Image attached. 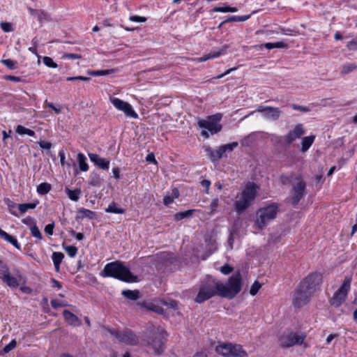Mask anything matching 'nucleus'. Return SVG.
<instances>
[{"label": "nucleus", "instance_id": "nucleus-1", "mask_svg": "<svg viewBox=\"0 0 357 357\" xmlns=\"http://www.w3.org/2000/svg\"><path fill=\"white\" fill-rule=\"evenodd\" d=\"M322 282V275L314 272L305 277L296 287L292 298L294 307H301L306 305Z\"/></svg>", "mask_w": 357, "mask_h": 357}, {"label": "nucleus", "instance_id": "nucleus-2", "mask_svg": "<svg viewBox=\"0 0 357 357\" xmlns=\"http://www.w3.org/2000/svg\"><path fill=\"white\" fill-rule=\"evenodd\" d=\"M100 275L104 278H114L126 282L137 281V276L133 275L127 267L118 261L107 264Z\"/></svg>", "mask_w": 357, "mask_h": 357}, {"label": "nucleus", "instance_id": "nucleus-3", "mask_svg": "<svg viewBox=\"0 0 357 357\" xmlns=\"http://www.w3.org/2000/svg\"><path fill=\"white\" fill-rule=\"evenodd\" d=\"M242 276L237 272L229 278L224 283L218 280L219 296L233 299L241 290Z\"/></svg>", "mask_w": 357, "mask_h": 357}, {"label": "nucleus", "instance_id": "nucleus-4", "mask_svg": "<svg viewBox=\"0 0 357 357\" xmlns=\"http://www.w3.org/2000/svg\"><path fill=\"white\" fill-rule=\"evenodd\" d=\"M258 187L253 183L247 184L244 190L238 193L235 198L234 207L238 213L246 210L256 197Z\"/></svg>", "mask_w": 357, "mask_h": 357}, {"label": "nucleus", "instance_id": "nucleus-5", "mask_svg": "<svg viewBox=\"0 0 357 357\" xmlns=\"http://www.w3.org/2000/svg\"><path fill=\"white\" fill-rule=\"evenodd\" d=\"M216 295L219 296L218 280L208 276L200 284L195 301L202 303Z\"/></svg>", "mask_w": 357, "mask_h": 357}, {"label": "nucleus", "instance_id": "nucleus-6", "mask_svg": "<svg viewBox=\"0 0 357 357\" xmlns=\"http://www.w3.org/2000/svg\"><path fill=\"white\" fill-rule=\"evenodd\" d=\"M278 212V206L275 203L260 208L257 211L254 227L259 230L263 229L272 220L276 218Z\"/></svg>", "mask_w": 357, "mask_h": 357}, {"label": "nucleus", "instance_id": "nucleus-7", "mask_svg": "<svg viewBox=\"0 0 357 357\" xmlns=\"http://www.w3.org/2000/svg\"><path fill=\"white\" fill-rule=\"evenodd\" d=\"M105 330L119 342L127 345L136 346L139 342V337L130 328H124L122 331H119L114 328H105Z\"/></svg>", "mask_w": 357, "mask_h": 357}, {"label": "nucleus", "instance_id": "nucleus-8", "mask_svg": "<svg viewBox=\"0 0 357 357\" xmlns=\"http://www.w3.org/2000/svg\"><path fill=\"white\" fill-rule=\"evenodd\" d=\"M222 115L220 114H216L214 115L209 116L206 120H200L198 121V126L205 129L201 132L202 136L205 138L208 137V133L210 132L211 135L216 134L220 132L222 129V125L218 123L221 120Z\"/></svg>", "mask_w": 357, "mask_h": 357}, {"label": "nucleus", "instance_id": "nucleus-9", "mask_svg": "<svg viewBox=\"0 0 357 357\" xmlns=\"http://www.w3.org/2000/svg\"><path fill=\"white\" fill-rule=\"evenodd\" d=\"M151 334V341L148 342L154 351L160 354L163 351V347L165 342V333L162 329L152 326L149 328Z\"/></svg>", "mask_w": 357, "mask_h": 357}, {"label": "nucleus", "instance_id": "nucleus-10", "mask_svg": "<svg viewBox=\"0 0 357 357\" xmlns=\"http://www.w3.org/2000/svg\"><path fill=\"white\" fill-rule=\"evenodd\" d=\"M306 335L303 332L284 333L279 338V344L283 348H288L303 343Z\"/></svg>", "mask_w": 357, "mask_h": 357}, {"label": "nucleus", "instance_id": "nucleus-11", "mask_svg": "<svg viewBox=\"0 0 357 357\" xmlns=\"http://www.w3.org/2000/svg\"><path fill=\"white\" fill-rule=\"evenodd\" d=\"M351 278L347 276L342 286L334 294L331 300V304L339 307L346 299L347 293L350 289Z\"/></svg>", "mask_w": 357, "mask_h": 357}, {"label": "nucleus", "instance_id": "nucleus-12", "mask_svg": "<svg viewBox=\"0 0 357 357\" xmlns=\"http://www.w3.org/2000/svg\"><path fill=\"white\" fill-rule=\"evenodd\" d=\"M296 183L292 185L291 203L296 205L305 195L306 183L301 177L296 178Z\"/></svg>", "mask_w": 357, "mask_h": 357}, {"label": "nucleus", "instance_id": "nucleus-13", "mask_svg": "<svg viewBox=\"0 0 357 357\" xmlns=\"http://www.w3.org/2000/svg\"><path fill=\"white\" fill-rule=\"evenodd\" d=\"M112 104L119 110L123 112L128 117L137 119L138 114L134 111L132 106L127 102H125L117 98H110Z\"/></svg>", "mask_w": 357, "mask_h": 357}, {"label": "nucleus", "instance_id": "nucleus-14", "mask_svg": "<svg viewBox=\"0 0 357 357\" xmlns=\"http://www.w3.org/2000/svg\"><path fill=\"white\" fill-rule=\"evenodd\" d=\"M304 133L303 126L301 123H298L293 130H290L284 137V139L287 143L291 144L296 139H299Z\"/></svg>", "mask_w": 357, "mask_h": 357}, {"label": "nucleus", "instance_id": "nucleus-15", "mask_svg": "<svg viewBox=\"0 0 357 357\" xmlns=\"http://www.w3.org/2000/svg\"><path fill=\"white\" fill-rule=\"evenodd\" d=\"M90 160L96 166L103 170H107L109 167V160L101 158L96 153H89Z\"/></svg>", "mask_w": 357, "mask_h": 357}, {"label": "nucleus", "instance_id": "nucleus-16", "mask_svg": "<svg viewBox=\"0 0 357 357\" xmlns=\"http://www.w3.org/2000/svg\"><path fill=\"white\" fill-rule=\"evenodd\" d=\"M22 277L19 271H17V273L15 276L11 275L10 273L7 275V276L3 278L1 281L5 283L8 287H9L11 289H15L17 288L20 283Z\"/></svg>", "mask_w": 357, "mask_h": 357}, {"label": "nucleus", "instance_id": "nucleus-17", "mask_svg": "<svg viewBox=\"0 0 357 357\" xmlns=\"http://www.w3.org/2000/svg\"><path fill=\"white\" fill-rule=\"evenodd\" d=\"M63 315L65 320L71 326H78L82 324L81 320L68 310H63Z\"/></svg>", "mask_w": 357, "mask_h": 357}, {"label": "nucleus", "instance_id": "nucleus-18", "mask_svg": "<svg viewBox=\"0 0 357 357\" xmlns=\"http://www.w3.org/2000/svg\"><path fill=\"white\" fill-rule=\"evenodd\" d=\"M228 49L227 45H224L219 51H213L210 52L208 54L197 59L198 62H204L210 59L217 58L220 55L225 54Z\"/></svg>", "mask_w": 357, "mask_h": 357}, {"label": "nucleus", "instance_id": "nucleus-19", "mask_svg": "<svg viewBox=\"0 0 357 357\" xmlns=\"http://www.w3.org/2000/svg\"><path fill=\"white\" fill-rule=\"evenodd\" d=\"M248 353L240 344H231L229 357H248Z\"/></svg>", "mask_w": 357, "mask_h": 357}, {"label": "nucleus", "instance_id": "nucleus-20", "mask_svg": "<svg viewBox=\"0 0 357 357\" xmlns=\"http://www.w3.org/2000/svg\"><path fill=\"white\" fill-rule=\"evenodd\" d=\"M282 114V111L278 107L267 106L264 117L268 119L278 120Z\"/></svg>", "mask_w": 357, "mask_h": 357}, {"label": "nucleus", "instance_id": "nucleus-21", "mask_svg": "<svg viewBox=\"0 0 357 357\" xmlns=\"http://www.w3.org/2000/svg\"><path fill=\"white\" fill-rule=\"evenodd\" d=\"M0 238H1L4 241L10 243V244H12L17 250H21V246L18 243V241L16 239V238L8 234L7 232L2 230L1 228H0Z\"/></svg>", "mask_w": 357, "mask_h": 357}, {"label": "nucleus", "instance_id": "nucleus-22", "mask_svg": "<svg viewBox=\"0 0 357 357\" xmlns=\"http://www.w3.org/2000/svg\"><path fill=\"white\" fill-rule=\"evenodd\" d=\"M231 343L220 342L215 347V351L218 354L225 356L229 357V352L231 351Z\"/></svg>", "mask_w": 357, "mask_h": 357}, {"label": "nucleus", "instance_id": "nucleus-23", "mask_svg": "<svg viewBox=\"0 0 357 357\" xmlns=\"http://www.w3.org/2000/svg\"><path fill=\"white\" fill-rule=\"evenodd\" d=\"M28 10L30 12L31 16L38 17V20L40 24L43 23L44 20H47L48 18L47 14L42 10L33 9L31 7H28Z\"/></svg>", "mask_w": 357, "mask_h": 357}, {"label": "nucleus", "instance_id": "nucleus-24", "mask_svg": "<svg viewBox=\"0 0 357 357\" xmlns=\"http://www.w3.org/2000/svg\"><path fill=\"white\" fill-rule=\"evenodd\" d=\"M314 138H315V137L314 135H310V136L303 137L301 141L302 147H301V151L302 152L307 151L309 149V148L311 146V145L312 144V143L314 140Z\"/></svg>", "mask_w": 357, "mask_h": 357}, {"label": "nucleus", "instance_id": "nucleus-25", "mask_svg": "<svg viewBox=\"0 0 357 357\" xmlns=\"http://www.w3.org/2000/svg\"><path fill=\"white\" fill-rule=\"evenodd\" d=\"M238 144L236 142H233L229 144H224L220 146V151L222 153L223 157L226 156L227 153L231 152L235 148L238 146Z\"/></svg>", "mask_w": 357, "mask_h": 357}, {"label": "nucleus", "instance_id": "nucleus-26", "mask_svg": "<svg viewBox=\"0 0 357 357\" xmlns=\"http://www.w3.org/2000/svg\"><path fill=\"white\" fill-rule=\"evenodd\" d=\"M52 258L55 269L58 271L59 270L60 264L64 258V255L60 252H54L52 254Z\"/></svg>", "mask_w": 357, "mask_h": 357}, {"label": "nucleus", "instance_id": "nucleus-27", "mask_svg": "<svg viewBox=\"0 0 357 357\" xmlns=\"http://www.w3.org/2000/svg\"><path fill=\"white\" fill-rule=\"evenodd\" d=\"M206 151L209 155L211 160L213 162L217 161L223 157L222 153L220 151V148L218 150H213L210 147L206 148Z\"/></svg>", "mask_w": 357, "mask_h": 357}, {"label": "nucleus", "instance_id": "nucleus-28", "mask_svg": "<svg viewBox=\"0 0 357 357\" xmlns=\"http://www.w3.org/2000/svg\"><path fill=\"white\" fill-rule=\"evenodd\" d=\"M77 213L79 214L78 218H88L92 220L96 217V214L93 211L84 208H79Z\"/></svg>", "mask_w": 357, "mask_h": 357}, {"label": "nucleus", "instance_id": "nucleus-29", "mask_svg": "<svg viewBox=\"0 0 357 357\" xmlns=\"http://www.w3.org/2000/svg\"><path fill=\"white\" fill-rule=\"evenodd\" d=\"M122 295L130 301H136L139 297V292L138 290H123Z\"/></svg>", "mask_w": 357, "mask_h": 357}, {"label": "nucleus", "instance_id": "nucleus-30", "mask_svg": "<svg viewBox=\"0 0 357 357\" xmlns=\"http://www.w3.org/2000/svg\"><path fill=\"white\" fill-rule=\"evenodd\" d=\"M77 160L80 170L86 172L89 169V166L86 162V158L83 153H79L77 154Z\"/></svg>", "mask_w": 357, "mask_h": 357}, {"label": "nucleus", "instance_id": "nucleus-31", "mask_svg": "<svg viewBox=\"0 0 357 357\" xmlns=\"http://www.w3.org/2000/svg\"><path fill=\"white\" fill-rule=\"evenodd\" d=\"M107 213H116V214H122L124 213L125 210L122 208H119L118 204L115 202H112L108 207L105 209Z\"/></svg>", "mask_w": 357, "mask_h": 357}, {"label": "nucleus", "instance_id": "nucleus-32", "mask_svg": "<svg viewBox=\"0 0 357 357\" xmlns=\"http://www.w3.org/2000/svg\"><path fill=\"white\" fill-rule=\"evenodd\" d=\"M66 192L68 195L70 199L74 202H77L79 198L81 190L79 189L70 190L66 188Z\"/></svg>", "mask_w": 357, "mask_h": 357}, {"label": "nucleus", "instance_id": "nucleus-33", "mask_svg": "<svg viewBox=\"0 0 357 357\" xmlns=\"http://www.w3.org/2000/svg\"><path fill=\"white\" fill-rule=\"evenodd\" d=\"M15 131L17 134L21 135H27L29 136H34L35 135V132L33 130L26 128L21 125H19L17 126Z\"/></svg>", "mask_w": 357, "mask_h": 357}, {"label": "nucleus", "instance_id": "nucleus-34", "mask_svg": "<svg viewBox=\"0 0 357 357\" xmlns=\"http://www.w3.org/2000/svg\"><path fill=\"white\" fill-rule=\"evenodd\" d=\"M51 185L48 183H42L37 187V192L41 195H44L48 193L51 190Z\"/></svg>", "mask_w": 357, "mask_h": 357}, {"label": "nucleus", "instance_id": "nucleus-35", "mask_svg": "<svg viewBox=\"0 0 357 357\" xmlns=\"http://www.w3.org/2000/svg\"><path fill=\"white\" fill-rule=\"evenodd\" d=\"M264 47L268 50L273 48H287V45L283 42L266 43L264 44Z\"/></svg>", "mask_w": 357, "mask_h": 357}, {"label": "nucleus", "instance_id": "nucleus-36", "mask_svg": "<svg viewBox=\"0 0 357 357\" xmlns=\"http://www.w3.org/2000/svg\"><path fill=\"white\" fill-rule=\"evenodd\" d=\"M192 212H193V210H188L185 211L176 213L174 215V220L176 221H179L184 218H188L192 215Z\"/></svg>", "mask_w": 357, "mask_h": 357}, {"label": "nucleus", "instance_id": "nucleus-37", "mask_svg": "<svg viewBox=\"0 0 357 357\" xmlns=\"http://www.w3.org/2000/svg\"><path fill=\"white\" fill-rule=\"evenodd\" d=\"M114 72V69L102 70H91L88 71V74L92 76L107 75Z\"/></svg>", "mask_w": 357, "mask_h": 357}, {"label": "nucleus", "instance_id": "nucleus-38", "mask_svg": "<svg viewBox=\"0 0 357 357\" xmlns=\"http://www.w3.org/2000/svg\"><path fill=\"white\" fill-rule=\"evenodd\" d=\"M10 273L8 266L0 259V280H2L7 275Z\"/></svg>", "mask_w": 357, "mask_h": 357}, {"label": "nucleus", "instance_id": "nucleus-39", "mask_svg": "<svg viewBox=\"0 0 357 357\" xmlns=\"http://www.w3.org/2000/svg\"><path fill=\"white\" fill-rule=\"evenodd\" d=\"M213 12H221V13H234L237 11V8L230 6H222V7H215L213 8Z\"/></svg>", "mask_w": 357, "mask_h": 357}, {"label": "nucleus", "instance_id": "nucleus-40", "mask_svg": "<svg viewBox=\"0 0 357 357\" xmlns=\"http://www.w3.org/2000/svg\"><path fill=\"white\" fill-rule=\"evenodd\" d=\"M30 231H31V235L33 237L36 238L38 241L42 240V238H43L42 234L36 224H34L33 225H32L30 227Z\"/></svg>", "mask_w": 357, "mask_h": 357}, {"label": "nucleus", "instance_id": "nucleus-41", "mask_svg": "<svg viewBox=\"0 0 357 357\" xmlns=\"http://www.w3.org/2000/svg\"><path fill=\"white\" fill-rule=\"evenodd\" d=\"M36 206V204L34 203H28V204H20L18 205V208L22 213H25L28 209H33Z\"/></svg>", "mask_w": 357, "mask_h": 357}, {"label": "nucleus", "instance_id": "nucleus-42", "mask_svg": "<svg viewBox=\"0 0 357 357\" xmlns=\"http://www.w3.org/2000/svg\"><path fill=\"white\" fill-rule=\"evenodd\" d=\"M43 63L45 66L49 68H57V64L53 61V59L49 56L43 57Z\"/></svg>", "mask_w": 357, "mask_h": 357}, {"label": "nucleus", "instance_id": "nucleus-43", "mask_svg": "<svg viewBox=\"0 0 357 357\" xmlns=\"http://www.w3.org/2000/svg\"><path fill=\"white\" fill-rule=\"evenodd\" d=\"M261 287V284L259 282L255 281L250 287V294L252 296H255Z\"/></svg>", "mask_w": 357, "mask_h": 357}, {"label": "nucleus", "instance_id": "nucleus-44", "mask_svg": "<svg viewBox=\"0 0 357 357\" xmlns=\"http://www.w3.org/2000/svg\"><path fill=\"white\" fill-rule=\"evenodd\" d=\"M356 68H357V66L356 64L348 63V64H345L343 66L342 72L344 74H347L350 72H352L353 70H354Z\"/></svg>", "mask_w": 357, "mask_h": 357}, {"label": "nucleus", "instance_id": "nucleus-45", "mask_svg": "<svg viewBox=\"0 0 357 357\" xmlns=\"http://www.w3.org/2000/svg\"><path fill=\"white\" fill-rule=\"evenodd\" d=\"M65 251L70 257H74L77 253V248L73 245H68L65 248Z\"/></svg>", "mask_w": 357, "mask_h": 357}, {"label": "nucleus", "instance_id": "nucleus-46", "mask_svg": "<svg viewBox=\"0 0 357 357\" xmlns=\"http://www.w3.org/2000/svg\"><path fill=\"white\" fill-rule=\"evenodd\" d=\"M1 62L8 68L10 70H13L17 68V62L12 61L10 59H3L1 61Z\"/></svg>", "mask_w": 357, "mask_h": 357}, {"label": "nucleus", "instance_id": "nucleus-47", "mask_svg": "<svg viewBox=\"0 0 357 357\" xmlns=\"http://www.w3.org/2000/svg\"><path fill=\"white\" fill-rule=\"evenodd\" d=\"M89 183L93 186H99L101 184V181L96 174L94 176L91 175L89 179Z\"/></svg>", "mask_w": 357, "mask_h": 357}, {"label": "nucleus", "instance_id": "nucleus-48", "mask_svg": "<svg viewBox=\"0 0 357 357\" xmlns=\"http://www.w3.org/2000/svg\"><path fill=\"white\" fill-rule=\"evenodd\" d=\"M51 305L53 308H57L59 307L67 306L68 304L66 301H59L58 300H52Z\"/></svg>", "mask_w": 357, "mask_h": 357}, {"label": "nucleus", "instance_id": "nucleus-49", "mask_svg": "<svg viewBox=\"0 0 357 357\" xmlns=\"http://www.w3.org/2000/svg\"><path fill=\"white\" fill-rule=\"evenodd\" d=\"M347 47L349 50H357V36L351 40H350L347 43Z\"/></svg>", "mask_w": 357, "mask_h": 357}, {"label": "nucleus", "instance_id": "nucleus-50", "mask_svg": "<svg viewBox=\"0 0 357 357\" xmlns=\"http://www.w3.org/2000/svg\"><path fill=\"white\" fill-rule=\"evenodd\" d=\"M1 28L4 32H10L13 30L11 23L2 22L0 24Z\"/></svg>", "mask_w": 357, "mask_h": 357}, {"label": "nucleus", "instance_id": "nucleus-51", "mask_svg": "<svg viewBox=\"0 0 357 357\" xmlns=\"http://www.w3.org/2000/svg\"><path fill=\"white\" fill-rule=\"evenodd\" d=\"M17 345V342L15 340H13L9 344L6 345L3 348L4 353H8L14 348H15Z\"/></svg>", "mask_w": 357, "mask_h": 357}, {"label": "nucleus", "instance_id": "nucleus-52", "mask_svg": "<svg viewBox=\"0 0 357 357\" xmlns=\"http://www.w3.org/2000/svg\"><path fill=\"white\" fill-rule=\"evenodd\" d=\"M218 199L215 198L212 200V202L210 204V210L211 213H214L216 211V208L218 206Z\"/></svg>", "mask_w": 357, "mask_h": 357}, {"label": "nucleus", "instance_id": "nucleus-53", "mask_svg": "<svg viewBox=\"0 0 357 357\" xmlns=\"http://www.w3.org/2000/svg\"><path fill=\"white\" fill-rule=\"evenodd\" d=\"M67 81H74V80H82L88 82L90 80V77H84V76H76V77H68L66 79Z\"/></svg>", "mask_w": 357, "mask_h": 357}, {"label": "nucleus", "instance_id": "nucleus-54", "mask_svg": "<svg viewBox=\"0 0 357 357\" xmlns=\"http://www.w3.org/2000/svg\"><path fill=\"white\" fill-rule=\"evenodd\" d=\"M130 20L135 22H144L146 21L145 17L133 15L130 17Z\"/></svg>", "mask_w": 357, "mask_h": 357}, {"label": "nucleus", "instance_id": "nucleus-55", "mask_svg": "<svg viewBox=\"0 0 357 357\" xmlns=\"http://www.w3.org/2000/svg\"><path fill=\"white\" fill-rule=\"evenodd\" d=\"M291 107L294 109V110H298V111H301L302 112H307L310 111L309 108L305 107V106H302V105H296V104H293L291 105Z\"/></svg>", "mask_w": 357, "mask_h": 357}, {"label": "nucleus", "instance_id": "nucleus-56", "mask_svg": "<svg viewBox=\"0 0 357 357\" xmlns=\"http://www.w3.org/2000/svg\"><path fill=\"white\" fill-rule=\"evenodd\" d=\"M38 144L41 149H46L47 151H50L52 148V144L49 142L40 141L38 142Z\"/></svg>", "mask_w": 357, "mask_h": 357}, {"label": "nucleus", "instance_id": "nucleus-57", "mask_svg": "<svg viewBox=\"0 0 357 357\" xmlns=\"http://www.w3.org/2000/svg\"><path fill=\"white\" fill-rule=\"evenodd\" d=\"M233 271V268L228 264H225L221 267L220 271L225 275L229 274Z\"/></svg>", "mask_w": 357, "mask_h": 357}, {"label": "nucleus", "instance_id": "nucleus-58", "mask_svg": "<svg viewBox=\"0 0 357 357\" xmlns=\"http://www.w3.org/2000/svg\"><path fill=\"white\" fill-rule=\"evenodd\" d=\"M63 57L69 59H79L82 58V56L77 54L66 53L63 54Z\"/></svg>", "mask_w": 357, "mask_h": 357}, {"label": "nucleus", "instance_id": "nucleus-59", "mask_svg": "<svg viewBox=\"0 0 357 357\" xmlns=\"http://www.w3.org/2000/svg\"><path fill=\"white\" fill-rule=\"evenodd\" d=\"M54 228V222H52L51 224H48L45 227V232L47 235H52Z\"/></svg>", "mask_w": 357, "mask_h": 357}, {"label": "nucleus", "instance_id": "nucleus-60", "mask_svg": "<svg viewBox=\"0 0 357 357\" xmlns=\"http://www.w3.org/2000/svg\"><path fill=\"white\" fill-rule=\"evenodd\" d=\"M201 185H202V187L206 188V192L207 194H208L209 193V192H208L209 188L211 185V181L209 180L204 179V180L202 181Z\"/></svg>", "mask_w": 357, "mask_h": 357}, {"label": "nucleus", "instance_id": "nucleus-61", "mask_svg": "<svg viewBox=\"0 0 357 357\" xmlns=\"http://www.w3.org/2000/svg\"><path fill=\"white\" fill-rule=\"evenodd\" d=\"M146 160L149 162L157 164V161H156V160L155 158V155L153 153H151L147 155V156L146 157Z\"/></svg>", "mask_w": 357, "mask_h": 357}, {"label": "nucleus", "instance_id": "nucleus-62", "mask_svg": "<svg viewBox=\"0 0 357 357\" xmlns=\"http://www.w3.org/2000/svg\"><path fill=\"white\" fill-rule=\"evenodd\" d=\"M4 79L6 80H10V81L15 82H19L21 81L20 77H16V76H13V75H6L4 77Z\"/></svg>", "mask_w": 357, "mask_h": 357}, {"label": "nucleus", "instance_id": "nucleus-63", "mask_svg": "<svg viewBox=\"0 0 357 357\" xmlns=\"http://www.w3.org/2000/svg\"><path fill=\"white\" fill-rule=\"evenodd\" d=\"M174 201V197L172 196H165L163 199V203L165 206H169Z\"/></svg>", "mask_w": 357, "mask_h": 357}, {"label": "nucleus", "instance_id": "nucleus-64", "mask_svg": "<svg viewBox=\"0 0 357 357\" xmlns=\"http://www.w3.org/2000/svg\"><path fill=\"white\" fill-rule=\"evenodd\" d=\"M22 222L25 224V225H31L33 224V225L34 224H36V221L34 219L30 218V217H28L26 218H24L22 220Z\"/></svg>", "mask_w": 357, "mask_h": 357}]
</instances>
